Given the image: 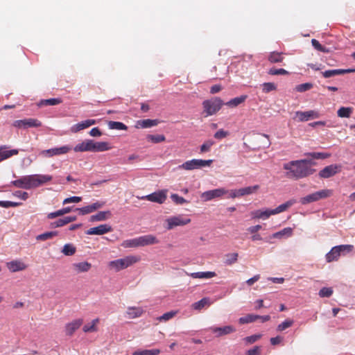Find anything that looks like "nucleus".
<instances>
[{"instance_id":"nucleus-1","label":"nucleus","mask_w":355,"mask_h":355,"mask_svg":"<svg viewBox=\"0 0 355 355\" xmlns=\"http://www.w3.org/2000/svg\"><path fill=\"white\" fill-rule=\"evenodd\" d=\"M314 164L310 159H300L291 161L284 164L283 168L286 171L288 178L299 180L312 175L315 170L311 166Z\"/></svg>"},{"instance_id":"nucleus-2","label":"nucleus","mask_w":355,"mask_h":355,"mask_svg":"<svg viewBox=\"0 0 355 355\" xmlns=\"http://www.w3.org/2000/svg\"><path fill=\"white\" fill-rule=\"evenodd\" d=\"M141 258L139 256L130 255L122 259L110 261L109 266L118 272L139 262Z\"/></svg>"},{"instance_id":"nucleus-3","label":"nucleus","mask_w":355,"mask_h":355,"mask_svg":"<svg viewBox=\"0 0 355 355\" xmlns=\"http://www.w3.org/2000/svg\"><path fill=\"white\" fill-rule=\"evenodd\" d=\"M354 250L352 245H340L331 248L326 254V261L328 263L337 261L341 254L345 255Z\"/></svg>"},{"instance_id":"nucleus-4","label":"nucleus","mask_w":355,"mask_h":355,"mask_svg":"<svg viewBox=\"0 0 355 355\" xmlns=\"http://www.w3.org/2000/svg\"><path fill=\"white\" fill-rule=\"evenodd\" d=\"M223 105V101L218 97L205 100L202 103L204 112H206L207 116L215 114L220 110Z\"/></svg>"},{"instance_id":"nucleus-5","label":"nucleus","mask_w":355,"mask_h":355,"mask_svg":"<svg viewBox=\"0 0 355 355\" xmlns=\"http://www.w3.org/2000/svg\"><path fill=\"white\" fill-rule=\"evenodd\" d=\"M333 191L331 189H322L313 193H311L300 199V202L302 205H306L313 202H316L321 199H324L331 196Z\"/></svg>"},{"instance_id":"nucleus-6","label":"nucleus","mask_w":355,"mask_h":355,"mask_svg":"<svg viewBox=\"0 0 355 355\" xmlns=\"http://www.w3.org/2000/svg\"><path fill=\"white\" fill-rule=\"evenodd\" d=\"M213 162L212 159L203 160L193 159L191 160L184 162L182 165L178 166L179 168L191 171L197 168H201L205 166H209Z\"/></svg>"},{"instance_id":"nucleus-7","label":"nucleus","mask_w":355,"mask_h":355,"mask_svg":"<svg viewBox=\"0 0 355 355\" xmlns=\"http://www.w3.org/2000/svg\"><path fill=\"white\" fill-rule=\"evenodd\" d=\"M10 184L19 189H31L36 188L34 175L22 176L16 180L12 181Z\"/></svg>"},{"instance_id":"nucleus-8","label":"nucleus","mask_w":355,"mask_h":355,"mask_svg":"<svg viewBox=\"0 0 355 355\" xmlns=\"http://www.w3.org/2000/svg\"><path fill=\"white\" fill-rule=\"evenodd\" d=\"M191 219L189 218H184L182 216H177L168 218L166 220L167 223V230H172L177 226H183L190 223Z\"/></svg>"},{"instance_id":"nucleus-9","label":"nucleus","mask_w":355,"mask_h":355,"mask_svg":"<svg viewBox=\"0 0 355 355\" xmlns=\"http://www.w3.org/2000/svg\"><path fill=\"white\" fill-rule=\"evenodd\" d=\"M13 125L16 128L26 129L28 128L40 127L42 125V123L36 119L30 118L15 121Z\"/></svg>"},{"instance_id":"nucleus-10","label":"nucleus","mask_w":355,"mask_h":355,"mask_svg":"<svg viewBox=\"0 0 355 355\" xmlns=\"http://www.w3.org/2000/svg\"><path fill=\"white\" fill-rule=\"evenodd\" d=\"M341 168L340 165L331 164L322 169L318 175L321 178H329L339 173Z\"/></svg>"},{"instance_id":"nucleus-11","label":"nucleus","mask_w":355,"mask_h":355,"mask_svg":"<svg viewBox=\"0 0 355 355\" xmlns=\"http://www.w3.org/2000/svg\"><path fill=\"white\" fill-rule=\"evenodd\" d=\"M71 150V147L69 146H63L58 148H53L48 150H44L41 152V155L44 157H53L67 153Z\"/></svg>"},{"instance_id":"nucleus-12","label":"nucleus","mask_w":355,"mask_h":355,"mask_svg":"<svg viewBox=\"0 0 355 355\" xmlns=\"http://www.w3.org/2000/svg\"><path fill=\"white\" fill-rule=\"evenodd\" d=\"M227 193L228 191L225 189L224 188H219L203 192L201 194V198L205 201H209L216 198H220Z\"/></svg>"},{"instance_id":"nucleus-13","label":"nucleus","mask_w":355,"mask_h":355,"mask_svg":"<svg viewBox=\"0 0 355 355\" xmlns=\"http://www.w3.org/2000/svg\"><path fill=\"white\" fill-rule=\"evenodd\" d=\"M141 199L162 204L166 199V194L164 191H159L158 192H154L151 194L142 196Z\"/></svg>"},{"instance_id":"nucleus-14","label":"nucleus","mask_w":355,"mask_h":355,"mask_svg":"<svg viewBox=\"0 0 355 355\" xmlns=\"http://www.w3.org/2000/svg\"><path fill=\"white\" fill-rule=\"evenodd\" d=\"M105 202H96L92 205L81 207V208H76V210L78 211L79 213L82 215H86L90 213L94 212V211L102 208L105 205Z\"/></svg>"},{"instance_id":"nucleus-15","label":"nucleus","mask_w":355,"mask_h":355,"mask_svg":"<svg viewBox=\"0 0 355 355\" xmlns=\"http://www.w3.org/2000/svg\"><path fill=\"white\" fill-rule=\"evenodd\" d=\"M112 228L110 225L102 224L97 227H92L87 231V234L89 235H103L112 232Z\"/></svg>"},{"instance_id":"nucleus-16","label":"nucleus","mask_w":355,"mask_h":355,"mask_svg":"<svg viewBox=\"0 0 355 355\" xmlns=\"http://www.w3.org/2000/svg\"><path fill=\"white\" fill-rule=\"evenodd\" d=\"M295 116L300 121H307L310 119H317L320 115L315 110H309L306 112L297 111L295 112Z\"/></svg>"},{"instance_id":"nucleus-17","label":"nucleus","mask_w":355,"mask_h":355,"mask_svg":"<svg viewBox=\"0 0 355 355\" xmlns=\"http://www.w3.org/2000/svg\"><path fill=\"white\" fill-rule=\"evenodd\" d=\"M139 247L159 243V241L153 234H147L138 237Z\"/></svg>"},{"instance_id":"nucleus-18","label":"nucleus","mask_w":355,"mask_h":355,"mask_svg":"<svg viewBox=\"0 0 355 355\" xmlns=\"http://www.w3.org/2000/svg\"><path fill=\"white\" fill-rule=\"evenodd\" d=\"M83 323V320L80 318L74 320L71 322L67 323L65 325L66 335L71 336L74 334V332L80 327Z\"/></svg>"},{"instance_id":"nucleus-19","label":"nucleus","mask_w":355,"mask_h":355,"mask_svg":"<svg viewBox=\"0 0 355 355\" xmlns=\"http://www.w3.org/2000/svg\"><path fill=\"white\" fill-rule=\"evenodd\" d=\"M18 149L8 150V147L7 146H0V162L14 155H18Z\"/></svg>"},{"instance_id":"nucleus-20","label":"nucleus","mask_w":355,"mask_h":355,"mask_svg":"<svg viewBox=\"0 0 355 355\" xmlns=\"http://www.w3.org/2000/svg\"><path fill=\"white\" fill-rule=\"evenodd\" d=\"M8 270L12 272H15L24 270L27 268V266L20 260H14L7 263Z\"/></svg>"},{"instance_id":"nucleus-21","label":"nucleus","mask_w":355,"mask_h":355,"mask_svg":"<svg viewBox=\"0 0 355 355\" xmlns=\"http://www.w3.org/2000/svg\"><path fill=\"white\" fill-rule=\"evenodd\" d=\"M210 330L211 332L217 334V336H222L236 331V329L231 325L225 326L223 327H211Z\"/></svg>"},{"instance_id":"nucleus-22","label":"nucleus","mask_w":355,"mask_h":355,"mask_svg":"<svg viewBox=\"0 0 355 355\" xmlns=\"http://www.w3.org/2000/svg\"><path fill=\"white\" fill-rule=\"evenodd\" d=\"M144 313L141 307L130 306L127 309L125 314L128 319H135L141 316Z\"/></svg>"},{"instance_id":"nucleus-23","label":"nucleus","mask_w":355,"mask_h":355,"mask_svg":"<svg viewBox=\"0 0 355 355\" xmlns=\"http://www.w3.org/2000/svg\"><path fill=\"white\" fill-rule=\"evenodd\" d=\"M96 121L94 119H87L85 121H81L73 125L71 128V130L73 132H77L80 130L89 128V126L94 125Z\"/></svg>"},{"instance_id":"nucleus-24","label":"nucleus","mask_w":355,"mask_h":355,"mask_svg":"<svg viewBox=\"0 0 355 355\" xmlns=\"http://www.w3.org/2000/svg\"><path fill=\"white\" fill-rule=\"evenodd\" d=\"M112 148V146L108 142L106 141H98L95 142L92 140V152H103L109 150Z\"/></svg>"},{"instance_id":"nucleus-25","label":"nucleus","mask_w":355,"mask_h":355,"mask_svg":"<svg viewBox=\"0 0 355 355\" xmlns=\"http://www.w3.org/2000/svg\"><path fill=\"white\" fill-rule=\"evenodd\" d=\"M355 69H331V70H327L324 72H322V76L327 78L335 76L338 75H343L347 73L354 72Z\"/></svg>"},{"instance_id":"nucleus-26","label":"nucleus","mask_w":355,"mask_h":355,"mask_svg":"<svg viewBox=\"0 0 355 355\" xmlns=\"http://www.w3.org/2000/svg\"><path fill=\"white\" fill-rule=\"evenodd\" d=\"M92 139H87L82 143H80L77 144L73 150L75 152H85V151H90L92 152Z\"/></svg>"},{"instance_id":"nucleus-27","label":"nucleus","mask_w":355,"mask_h":355,"mask_svg":"<svg viewBox=\"0 0 355 355\" xmlns=\"http://www.w3.org/2000/svg\"><path fill=\"white\" fill-rule=\"evenodd\" d=\"M272 209H266V210H255L254 211L251 212V216L253 218H262V219H267L270 216L274 215L273 213H272Z\"/></svg>"},{"instance_id":"nucleus-28","label":"nucleus","mask_w":355,"mask_h":355,"mask_svg":"<svg viewBox=\"0 0 355 355\" xmlns=\"http://www.w3.org/2000/svg\"><path fill=\"white\" fill-rule=\"evenodd\" d=\"M73 270L78 272H85L90 270L92 265L87 261L75 263L72 265Z\"/></svg>"},{"instance_id":"nucleus-29","label":"nucleus","mask_w":355,"mask_h":355,"mask_svg":"<svg viewBox=\"0 0 355 355\" xmlns=\"http://www.w3.org/2000/svg\"><path fill=\"white\" fill-rule=\"evenodd\" d=\"M34 176L36 187H38L48 182H50L53 178L52 176L49 175L35 174L34 175Z\"/></svg>"},{"instance_id":"nucleus-30","label":"nucleus","mask_w":355,"mask_h":355,"mask_svg":"<svg viewBox=\"0 0 355 355\" xmlns=\"http://www.w3.org/2000/svg\"><path fill=\"white\" fill-rule=\"evenodd\" d=\"M111 212L110 211H99L95 215L90 217V221H103L111 217Z\"/></svg>"},{"instance_id":"nucleus-31","label":"nucleus","mask_w":355,"mask_h":355,"mask_svg":"<svg viewBox=\"0 0 355 355\" xmlns=\"http://www.w3.org/2000/svg\"><path fill=\"white\" fill-rule=\"evenodd\" d=\"M295 200H290L285 203L279 205L277 208L272 209L274 215L284 212L286 211L289 207L295 203Z\"/></svg>"},{"instance_id":"nucleus-32","label":"nucleus","mask_w":355,"mask_h":355,"mask_svg":"<svg viewBox=\"0 0 355 355\" xmlns=\"http://www.w3.org/2000/svg\"><path fill=\"white\" fill-rule=\"evenodd\" d=\"M192 278L195 279H210L216 276V273L215 272H192L189 275Z\"/></svg>"},{"instance_id":"nucleus-33","label":"nucleus","mask_w":355,"mask_h":355,"mask_svg":"<svg viewBox=\"0 0 355 355\" xmlns=\"http://www.w3.org/2000/svg\"><path fill=\"white\" fill-rule=\"evenodd\" d=\"M98 323H99L98 318L94 319L91 322V323H87L83 326V331L85 333L96 332L98 331L97 324Z\"/></svg>"},{"instance_id":"nucleus-34","label":"nucleus","mask_w":355,"mask_h":355,"mask_svg":"<svg viewBox=\"0 0 355 355\" xmlns=\"http://www.w3.org/2000/svg\"><path fill=\"white\" fill-rule=\"evenodd\" d=\"M158 123L157 120H152V119H144V120H139L137 122L136 127L137 128H150L153 126L157 125Z\"/></svg>"},{"instance_id":"nucleus-35","label":"nucleus","mask_w":355,"mask_h":355,"mask_svg":"<svg viewBox=\"0 0 355 355\" xmlns=\"http://www.w3.org/2000/svg\"><path fill=\"white\" fill-rule=\"evenodd\" d=\"M259 189V186L258 184L251 186V187H247L244 188H241L239 189V195H240V197L250 195L254 193H256L258 189Z\"/></svg>"},{"instance_id":"nucleus-36","label":"nucleus","mask_w":355,"mask_h":355,"mask_svg":"<svg viewBox=\"0 0 355 355\" xmlns=\"http://www.w3.org/2000/svg\"><path fill=\"white\" fill-rule=\"evenodd\" d=\"M354 111L351 107H341L337 111V115L340 118H349Z\"/></svg>"},{"instance_id":"nucleus-37","label":"nucleus","mask_w":355,"mask_h":355,"mask_svg":"<svg viewBox=\"0 0 355 355\" xmlns=\"http://www.w3.org/2000/svg\"><path fill=\"white\" fill-rule=\"evenodd\" d=\"M247 97L248 96L246 95H242V96L234 98L231 99L230 101H229L228 102H227L225 103V105L230 107H235L239 105L240 104L243 103V102H245Z\"/></svg>"},{"instance_id":"nucleus-38","label":"nucleus","mask_w":355,"mask_h":355,"mask_svg":"<svg viewBox=\"0 0 355 355\" xmlns=\"http://www.w3.org/2000/svg\"><path fill=\"white\" fill-rule=\"evenodd\" d=\"M293 234V229L291 227H285L279 232L272 234V238L282 239L283 237H290Z\"/></svg>"},{"instance_id":"nucleus-39","label":"nucleus","mask_w":355,"mask_h":355,"mask_svg":"<svg viewBox=\"0 0 355 355\" xmlns=\"http://www.w3.org/2000/svg\"><path fill=\"white\" fill-rule=\"evenodd\" d=\"M71 210H72V208L71 207H67L62 208L61 209H59L56 211L49 213L47 215V218L49 219H53V218H57L58 216H61L66 214H68V213L71 212Z\"/></svg>"},{"instance_id":"nucleus-40","label":"nucleus","mask_w":355,"mask_h":355,"mask_svg":"<svg viewBox=\"0 0 355 355\" xmlns=\"http://www.w3.org/2000/svg\"><path fill=\"white\" fill-rule=\"evenodd\" d=\"M268 60L270 63H278L284 60V57L282 56V53L273 51L270 53Z\"/></svg>"},{"instance_id":"nucleus-41","label":"nucleus","mask_w":355,"mask_h":355,"mask_svg":"<svg viewBox=\"0 0 355 355\" xmlns=\"http://www.w3.org/2000/svg\"><path fill=\"white\" fill-rule=\"evenodd\" d=\"M259 317V315H258L248 314L243 317L240 318L239 322L241 324L251 323L255 322Z\"/></svg>"},{"instance_id":"nucleus-42","label":"nucleus","mask_w":355,"mask_h":355,"mask_svg":"<svg viewBox=\"0 0 355 355\" xmlns=\"http://www.w3.org/2000/svg\"><path fill=\"white\" fill-rule=\"evenodd\" d=\"M160 350L158 349L138 350L132 353V355H158Z\"/></svg>"},{"instance_id":"nucleus-43","label":"nucleus","mask_w":355,"mask_h":355,"mask_svg":"<svg viewBox=\"0 0 355 355\" xmlns=\"http://www.w3.org/2000/svg\"><path fill=\"white\" fill-rule=\"evenodd\" d=\"M209 304H210V303H209V298L204 297V298L201 299L200 300L193 303L192 304V307H193V309H194L196 310H200L202 308H204L205 306L209 305Z\"/></svg>"},{"instance_id":"nucleus-44","label":"nucleus","mask_w":355,"mask_h":355,"mask_svg":"<svg viewBox=\"0 0 355 355\" xmlns=\"http://www.w3.org/2000/svg\"><path fill=\"white\" fill-rule=\"evenodd\" d=\"M146 138L148 141L154 144L163 142L166 140V137L164 135H148Z\"/></svg>"},{"instance_id":"nucleus-45","label":"nucleus","mask_w":355,"mask_h":355,"mask_svg":"<svg viewBox=\"0 0 355 355\" xmlns=\"http://www.w3.org/2000/svg\"><path fill=\"white\" fill-rule=\"evenodd\" d=\"M108 126L110 129L112 130H126L128 129V127L126 125H125L122 122L119 121H110L108 123Z\"/></svg>"},{"instance_id":"nucleus-46","label":"nucleus","mask_w":355,"mask_h":355,"mask_svg":"<svg viewBox=\"0 0 355 355\" xmlns=\"http://www.w3.org/2000/svg\"><path fill=\"white\" fill-rule=\"evenodd\" d=\"M76 248L70 243L65 244L62 248V252L66 256H71L75 254Z\"/></svg>"},{"instance_id":"nucleus-47","label":"nucleus","mask_w":355,"mask_h":355,"mask_svg":"<svg viewBox=\"0 0 355 355\" xmlns=\"http://www.w3.org/2000/svg\"><path fill=\"white\" fill-rule=\"evenodd\" d=\"M121 245L123 248H137L139 247L138 237L132 239H128L123 241Z\"/></svg>"},{"instance_id":"nucleus-48","label":"nucleus","mask_w":355,"mask_h":355,"mask_svg":"<svg viewBox=\"0 0 355 355\" xmlns=\"http://www.w3.org/2000/svg\"><path fill=\"white\" fill-rule=\"evenodd\" d=\"M239 254L236 252L229 253L225 255V263L232 265L237 261Z\"/></svg>"},{"instance_id":"nucleus-49","label":"nucleus","mask_w":355,"mask_h":355,"mask_svg":"<svg viewBox=\"0 0 355 355\" xmlns=\"http://www.w3.org/2000/svg\"><path fill=\"white\" fill-rule=\"evenodd\" d=\"M306 155L312 157L313 159H327L329 158L331 156L330 153H319V152H313V153H309L306 154Z\"/></svg>"},{"instance_id":"nucleus-50","label":"nucleus","mask_w":355,"mask_h":355,"mask_svg":"<svg viewBox=\"0 0 355 355\" xmlns=\"http://www.w3.org/2000/svg\"><path fill=\"white\" fill-rule=\"evenodd\" d=\"M62 103V100L60 98H49L42 100L40 103V105H55L60 104Z\"/></svg>"},{"instance_id":"nucleus-51","label":"nucleus","mask_w":355,"mask_h":355,"mask_svg":"<svg viewBox=\"0 0 355 355\" xmlns=\"http://www.w3.org/2000/svg\"><path fill=\"white\" fill-rule=\"evenodd\" d=\"M294 323V321L291 319H286V320H284V322H282L281 324H279L277 327V330L278 331H282L285 329H286L287 328H289L291 327Z\"/></svg>"},{"instance_id":"nucleus-52","label":"nucleus","mask_w":355,"mask_h":355,"mask_svg":"<svg viewBox=\"0 0 355 355\" xmlns=\"http://www.w3.org/2000/svg\"><path fill=\"white\" fill-rule=\"evenodd\" d=\"M261 87L263 92L266 94L277 89V86L273 83H264L261 85Z\"/></svg>"},{"instance_id":"nucleus-53","label":"nucleus","mask_w":355,"mask_h":355,"mask_svg":"<svg viewBox=\"0 0 355 355\" xmlns=\"http://www.w3.org/2000/svg\"><path fill=\"white\" fill-rule=\"evenodd\" d=\"M58 235V232H48L37 236V240L45 241Z\"/></svg>"},{"instance_id":"nucleus-54","label":"nucleus","mask_w":355,"mask_h":355,"mask_svg":"<svg viewBox=\"0 0 355 355\" xmlns=\"http://www.w3.org/2000/svg\"><path fill=\"white\" fill-rule=\"evenodd\" d=\"M21 202L0 200V207L3 208H8L10 207H17L21 206Z\"/></svg>"},{"instance_id":"nucleus-55","label":"nucleus","mask_w":355,"mask_h":355,"mask_svg":"<svg viewBox=\"0 0 355 355\" xmlns=\"http://www.w3.org/2000/svg\"><path fill=\"white\" fill-rule=\"evenodd\" d=\"M215 144L213 140H207L205 141L200 146V152L206 153L209 152L211 148V146Z\"/></svg>"},{"instance_id":"nucleus-56","label":"nucleus","mask_w":355,"mask_h":355,"mask_svg":"<svg viewBox=\"0 0 355 355\" xmlns=\"http://www.w3.org/2000/svg\"><path fill=\"white\" fill-rule=\"evenodd\" d=\"M313 87V84L309 83H306L303 84L298 85L295 87V90L298 92H304L311 89Z\"/></svg>"},{"instance_id":"nucleus-57","label":"nucleus","mask_w":355,"mask_h":355,"mask_svg":"<svg viewBox=\"0 0 355 355\" xmlns=\"http://www.w3.org/2000/svg\"><path fill=\"white\" fill-rule=\"evenodd\" d=\"M311 44L318 51L324 52V53H329V51L326 47L322 46L320 43L315 39H312Z\"/></svg>"},{"instance_id":"nucleus-58","label":"nucleus","mask_w":355,"mask_h":355,"mask_svg":"<svg viewBox=\"0 0 355 355\" xmlns=\"http://www.w3.org/2000/svg\"><path fill=\"white\" fill-rule=\"evenodd\" d=\"M268 74L272 76H277V75H288L289 72L284 69H275L271 68L268 71Z\"/></svg>"},{"instance_id":"nucleus-59","label":"nucleus","mask_w":355,"mask_h":355,"mask_svg":"<svg viewBox=\"0 0 355 355\" xmlns=\"http://www.w3.org/2000/svg\"><path fill=\"white\" fill-rule=\"evenodd\" d=\"M333 293V290L331 288L323 287L319 291V295L321 297H329Z\"/></svg>"},{"instance_id":"nucleus-60","label":"nucleus","mask_w":355,"mask_h":355,"mask_svg":"<svg viewBox=\"0 0 355 355\" xmlns=\"http://www.w3.org/2000/svg\"><path fill=\"white\" fill-rule=\"evenodd\" d=\"M171 198L177 205H182L184 203L188 202V201L186 200L184 198L179 196L176 193L171 194Z\"/></svg>"},{"instance_id":"nucleus-61","label":"nucleus","mask_w":355,"mask_h":355,"mask_svg":"<svg viewBox=\"0 0 355 355\" xmlns=\"http://www.w3.org/2000/svg\"><path fill=\"white\" fill-rule=\"evenodd\" d=\"M67 225V221H66L65 218H60L53 223H51V227L52 228L60 227Z\"/></svg>"},{"instance_id":"nucleus-62","label":"nucleus","mask_w":355,"mask_h":355,"mask_svg":"<svg viewBox=\"0 0 355 355\" xmlns=\"http://www.w3.org/2000/svg\"><path fill=\"white\" fill-rule=\"evenodd\" d=\"M12 195L17 198H19L23 200H26L28 198L29 195L26 191H22L20 190L15 191L12 193Z\"/></svg>"},{"instance_id":"nucleus-63","label":"nucleus","mask_w":355,"mask_h":355,"mask_svg":"<svg viewBox=\"0 0 355 355\" xmlns=\"http://www.w3.org/2000/svg\"><path fill=\"white\" fill-rule=\"evenodd\" d=\"M176 314V312L175 311H170L165 313L162 316L159 317L157 319L159 321H168L170 319L173 318Z\"/></svg>"},{"instance_id":"nucleus-64","label":"nucleus","mask_w":355,"mask_h":355,"mask_svg":"<svg viewBox=\"0 0 355 355\" xmlns=\"http://www.w3.org/2000/svg\"><path fill=\"white\" fill-rule=\"evenodd\" d=\"M261 335L254 334L250 336H247L244 338V340L248 344H252L261 338Z\"/></svg>"}]
</instances>
